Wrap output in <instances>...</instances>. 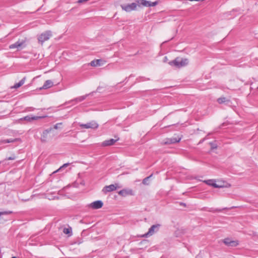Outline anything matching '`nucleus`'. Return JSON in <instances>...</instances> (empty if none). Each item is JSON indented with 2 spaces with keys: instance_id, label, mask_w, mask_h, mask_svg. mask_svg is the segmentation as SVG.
<instances>
[{
  "instance_id": "a878e982",
  "label": "nucleus",
  "mask_w": 258,
  "mask_h": 258,
  "mask_svg": "<svg viewBox=\"0 0 258 258\" xmlns=\"http://www.w3.org/2000/svg\"><path fill=\"white\" fill-rule=\"evenodd\" d=\"M61 124H62L61 122L56 123L55 125H54V128L56 129V130L58 129L59 128L58 126L59 125H61Z\"/></svg>"
},
{
  "instance_id": "f03ea898",
  "label": "nucleus",
  "mask_w": 258,
  "mask_h": 258,
  "mask_svg": "<svg viewBox=\"0 0 258 258\" xmlns=\"http://www.w3.org/2000/svg\"><path fill=\"white\" fill-rule=\"evenodd\" d=\"M160 227V224H156L152 225L149 229L148 232L144 234L143 235L144 237H148L150 236L153 235L155 233L158 231L159 228Z\"/></svg>"
},
{
  "instance_id": "4be33fe9",
  "label": "nucleus",
  "mask_w": 258,
  "mask_h": 258,
  "mask_svg": "<svg viewBox=\"0 0 258 258\" xmlns=\"http://www.w3.org/2000/svg\"><path fill=\"white\" fill-rule=\"evenodd\" d=\"M87 96V95H86L84 96H80L79 97L76 98L74 100H75L77 102H81V101H83L84 100H85Z\"/></svg>"
},
{
  "instance_id": "6ab92c4d",
  "label": "nucleus",
  "mask_w": 258,
  "mask_h": 258,
  "mask_svg": "<svg viewBox=\"0 0 258 258\" xmlns=\"http://www.w3.org/2000/svg\"><path fill=\"white\" fill-rule=\"evenodd\" d=\"M137 3L139 6L142 5L145 7H149L150 5V2L146 0H138Z\"/></svg>"
},
{
  "instance_id": "4468645a",
  "label": "nucleus",
  "mask_w": 258,
  "mask_h": 258,
  "mask_svg": "<svg viewBox=\"0 0 258 258\" xmlns=\"http://www.w3.org/2000/svg\"><path fill=\"white\" fill-rule=\"evenodd\" d=\"M118 139H111L108 140L104 141L103 142H102V145L104 147L113 145L118 140Z\"/></svg>"
},
{
  "instance_id": "5701e85b",
  "label": "nucleus",
  "mask_w": 258,
  "mask_h": 258,
  "mask_svg": "<svg viewBox=\"0 0 258 258\" xmlns=\"http://www.w3.org/2000/svg\"><path fill=\"white\" fill-rule=\"evenodd\" d=\"M152 176V174H151V175H150L149 176H148L146 178H145L143 180V181H142V183L143 184H145V185H148L149 184V183H148V181H149V179Z\"/></svg>"
},
{
  "instance_id": "f704fd0d",
  "label": "nucleus",
  "mask_w": 258,
  "mask_h": 258,
  "mask_svg": "<svg viewBox=\"0 0 258 258\" xmlns=\"http://www.w3.org/2000/svg\"><path fill=\"white\" fill-rule=\"evenodd\" d=\"M257 89H258V87H257Z\"/></svg>"
},
{
  "instance_id": "20e7f679",
  "label": "nucleus",
  "mask_w": 258,
  "mask_h": 258,
  "mask_svg": "<svg viewBox=\"0 0 258 258\" xmlns=\"http://www.w3.org/2000/svg\"><path fill=\"white\" fill-rule=\"evenodd\" d=\"M52 36V33L50 31H46L42 33L38 37V41L42 44L45 41L48 40Z\"/></svg>"
},
{
  "instance_id": "c85d7f7f",
  "label": "nucleus",
  "mask_w": 258,
  "mask_h": 258,
  "mask_svg": "<svg viewBox=\"0 0 258 258\" xmlns=\"http://www.w3.org/2000/svg\"><path fill=\"white\" fill-rule=\"evenodd\" d=\"M15 158H16L15 156V155H13V156H12V157H8V158H7V160H15Z\"/></svg>"
},
{
  "instance_id": "f8f14e48",
  "label": "nucleus",
  "mask_w": 258,
  "mask_h": 258,
  "mask_svg": "<svg viewBox=\"0 0 258 258\" xmlns=\"http://www.w3.org/2000/svg\"><path fill=\"white\" fill-rule=\"evenodd\" d=\"M117 188V184H110L109 185L105 186L102 189V191L104 194H106L108 192H111L115 190Z\"/></svg>"
},
{
  "instance_id": "39448f33",
  "label": "nucleus",
  "mask_w": 258,
  "mask_h": 258,
  "mask_svg": "<svg viewBox=\"0 0 258 258\" xmlns=\"http://www.w3.org/2000/svg\"><path fill=\"white\" fill-rule=\"evenodd\" d=\"M82 128H92L96 129L98 127V124L95 121H92L85 124H80Z\"/></svg>"
},
{
  "instance_id": "2f4dec72",
  "label": "nucleus",
  "mask_w": 258,
  "mask_h": 258,
  "mask_svg": "<svg viewBox=\"0 0 258 258\" xmlns=\"http://www.w3.org/2000/svg\"><path fill=\"white\" fill-rule=\"evenodd\" d=\"M180 205H182V206H184V207H185V206H186L185 204V203H180Z\"/></svg>"
},
{
  "instance_id": "72a5a7b5",
  "label": "nucleus",
  "mask_w": 258,
  "mask_h": 258,
  "mask_svg": "<svg viewBox=\"0 0 258 258\" xmlns=\"http://www.w3.org/2000/svg\"><path fill=\"white\" fill-rule=\"evenodd\" d=\"M12 258H17V257H15V256H13V257H12Z\"/></svg>"
},
{
  "instance_id": "bb28decb",
  "label": "nucleus",
  "mask_w": 258,
  "mask_h": 258,
  "mask_svg": "<svg viewBox=\"0 0 258 258\" xmlns=\"http://www.w3.org/2000/svg\"><path fill=\"white\" fill-rule=\"evenodd\" d=\"M157 4V2H153V3H151L150 2V5L149 7H153V6H156Z\"/></svg>"
},
{
  "instance_id": "f257e3e1",
  "label": "nucleus",
  "mask_w": 258,
  "mask_h": 258,
  "mask_svg": "<svg viewBox=\"0 0 258 258\" xmlns=\"http://www.w3.org/2000/svg\"><path fill=\"white\" fill-rule=\"evenodd\" d=\"M188 63V60L187 58H180L177 57L174 60L169 62L171 66H174L177 68H181L186 66Z\"/></svg>"
},
{
  "instance_id": "2eb2a0df",
  "label": "nucleus",
  "mask_w": 258,
  "mask_h": 258,
  "mask_svg": "<svg viewBox=\"0 0 258 258\" xmlns=\"http://www.w3.org/2000/svg\"><path fill=\"white\" fill-rule=\"evenodd\" d=\"M53 85V83L51 80H47L45 82L42 87L39 88V90L47 89L51 88Z\"/></svg>"
},
{
  "instance_id": "6e6552de",
  "label": "nucleus",
  "mask_w": 258,
  "mask_h": 258,
  "mask_svg": "<svg viewBox=\"0 0 258 258\" xmlns=\"http://www.w3.org/2000/svg\"><path fill=\"white\" fill-rule=\"evenodd\" d=\"M204 182H205L207 184L213 186L215 188H222L224 187H229L230 185L229 184L228 185H218V184L215 182V181L213 179H209L207 180H205Z\"/></svg>"
},
{
  "instance_id": "9d476101",
  "label": "nucleus",
  "mask_w": 258,
  "mask_h": 258,
  "mask_svg": "<svg viewBox=\"0 0 258 258\" xmlns=\"http://www.w3.org/2000/svg\"><path fill=\"white\" fill-rule=\"evenodd\" d=\"M52 128L50 127L43 131L41 137V140L42 142H46L49 139L48 134L52 131Z\"/></svg>"
},
{
  "instance_id": "aec40b11",
  "label": "nucleus",
  "mask_w": 258,
  "mask_h": 258,
  "mask_svg": "<svg viewBox=\"0 0 258 258\" xmlns=\"http://www.w3.org/2000/svg\"><path fill=\"white\" fill-rule=\"evenodd\" d=\"M25 80L26 78H23L19 83L15 84V85L12 88L15 89H17L19 88L24 84Z\"/></svg>"
},
{
  "instance_id": "c756f323",
  "label": "nucleus",
  "mask_w": 258,
  "mask_h": 258,
  "mask_svg": "<svg viewBox=\"0 0 258 258\" xmlns=\"http://www.w3.org/2000/svg\"><path fill=\"white\" fill-rule=\"evenodd\" d=\"M209 211H210V212H221V211H222V210L220 209H216L214 210H209Z\"/></svg>"
},
{
  "instance_id": "f3484780",
  "label": "nucleus",
  "mask_w": 258,
  "mask_h": 258,
  "mask_svg": "<svg viewBox=\"0 0 258 258\" xmlns=\"http://www.w3.org/2000/svg\"><path fill=\"white\" fill-rule=\"evenodd\" d=\"M181 140V138H172L170 139H168L167 141L165 142V144H174L176 143H178Z\"/></svg>"
},
{
  "instance_id": "dca6fc26",
  "label": "nucleus",
  "mask_w": 258,
  "mask_h": 258,
  "mask_svg": "<svg viewBox=\"0 0 258 258\" xmlns=\"http://www.w3.org/2000/svg\"><path fill=\"white\" fill-rule=\"evenodd\" d=\"M118 194L122 197H125L127 195H133V191L131 189H123L118 192Z\"/></svg>"
},
{
  "instance_id": "423d86ee",
  "label": "nucleus",
  "mask_w": 258,
  "mask_h": 258,
  "mask_svg": "<svg viewBox=\"0 0 258 258\" xmlns=\"http://www.w3.org/2000/svg\"><path fill=\"white\" fill-rule=\"evenodd\" d=\"M137 6V4L136 3H133L128 5H121V8L124 11L127 12H130L133 10H136Z\"/></svg>"
},
{
  "instance_id": "a211bd4d",
  "label": "nucleus",
  "mask_w": 258,
  "mask_h": 258,
  "mask_svg": "<svg viewBox=\"0 0 258 258\" xmlns=\"http://www.w3.org/2000/svg\"><path fill=\"white\" fill-rule=\"evenodd\" d=\"M13 212L11 211L1 212H0V223H3L5 220L2 217L3 215H7L12 214Z\"/></svg>"
},
{
  "instance_id": "7ed1b4c3",
  "label": "nucleus",
  "mask_w": 258,
  "mask_h": 258,
  "mask_svg": "<svg viewBox=\"0 0 258 258\" xmlns=\"http://www.w3.org/2000/svg\"><path fill=\"white\" fill-rule=\"evenodd\" d=\"M46 116H30L27 115L24 117L21 118L17 120V122L18 123L21 122L22 121L25 120L27 122H31L33 120H37L38 119L43 118L45 117Z\"/></svg>"
},
{
  "instance_id": "0eeeda50",
  "label": "nucleus",
  "mask_w": 258,
  "mask_h": 258,
  "mask_svg": "<svg viewBox=\"0 0 258 258\" xmlns=\"http://www.w3.org/2000/svg\"><path fill=\"white\" fill-rule=\"evenodd\" d=\"M103 203L101 201H96L92 202L88 205V207L92 209H99L102 207Z\"/></svg>"
},
{
  "instance_id": "ddd939ff",
  "label": "nucleus",
  "mask_w": 258,
  "mask_h": 258,
  "mask_svg": "<svg viewBox=\"0 0 258 258\" xmlns=\"http://www.w3.org/2000/svg\"><path fill=\"white\" fill-rule=\"evenodd\" d=\"M105 62V61L101 59H95L92 60L90 62V64L91 66L93 67H97V66H101L103 64H104Z\"/></svg>"
},
{
  "instance_id": "412c9836",
  "label": "nucleus",
  "mask_w": 258,
  "mask_h": 258,
  "mask_svg": "<svg viewBox=\"0 0 258 258\" xmlns=\"http://www.w3.org/2000/svg\"><path fill=\"white\" fill-rule=\"evenodd\" d=\"M20 140V139L19 138H16V139H6L2 141V143L5 144V143H14L17 141H18Z\"/></svg>"
},
{
  "instance_id": "1a4fd4ad",
  "label": "nucleus",
  "mask_w": 258,
  "mask_h": 258,
  "mask_svg": "<svg viewBox=\"0 0 258 258\" xmlns=\"http://www.w3.org/2000/svg\"><path fill=\"white\" fill-rule=\"evenodd\" d=\"M223 241L224 243L228 246L234 247L238 245L237 241L232 240L229 238H225Z\"/></svg>"
},
{
  "instance_id": "9b49d317",
  "label": "nucleus",
  "mask_w": 258,
  "mask_h": 258,
  "mask_svg": "<svg viewBox=\"0 0 258 258\" xmlns=\"http://www.w3.org/2000/svg\"><path fill=\"white\" fill-rule=\"evenodd\" d=\"M25 43V41L24 40H18L15 43L11 44L9 46L10 49H14V48H17L18 49H20L22 48V46Z\"/></svg>"
},
{
  "instance_id": "b1692460",
  "label": "nucleus",
  "mask_w": 258,
  "mask_h": 258,
  "mask_svg": "<svg viewBox=\"0 0 258 258\" xmlns=\"http://www.w3.org/2000/svg\"><path fill=\"white\" fill-rule=\"evenodd\" d=\"M225 101H226V98H225V97H221L217 99V102L219 104H222V103L225 102Z\"/></svg>"
},
{
  "instance_id": "cd10ccee",
  "label": "nucleus",
  "mask_w": 258,
  "mask_h": 258,
  "mask_svg": "<svg viewBox=\"0 0 258 258\" xmlns=\"http://www.w3.org/2000/svg\"><path fill=\"white\" fill-rule=\"evenodd\" d=\"M210 145H211V148L212 149H216L217 147V145L213 143H210Z\"/></svg>"
},
{
  "instance_id": "7c9ffc66",
  "label": "nucleus",
  "mask_w": 258,
  "mask_h": 258,
  "mask_svg": "<svg viewBox=\"0 0 258 258\" xmlns=\"http://www.w3.org/2000/svg\"><path fill=\"white\" fill-rule=\"evenodd\" d=\"M69 165V163H66V164H63V166L59 168V169H60L61 168L64 167H66L68 166Z\"/></svg>"
},
{
  "instance_id": "473e14b6",
  "label": "nucleus",
  "mask_w": 258,
  "mask_h": 258,
  "mask_svg": "<svg viewBox=\"0 0 258 258\" xmlns=\"http://www.w3.org/2000/svg\"><path fill=\"white\" fill-rule=\"evenodd\" d=\"M218 185H224V184H217Z\"/></svg>"
},
{
  "instance_id": "393cba45",
  "label": "nucleus",
  "mask_w": 258,
  "mask_h": 258,
  "mask_svg": "<svg viewBox=\"0 0 258 258\" xmlns=\"http://www.w3.org/2000/svg\"><path fill=\"white\" fill-rule=\"evenodd\" d=\"M71 228H64L63 232L64 234H70L71 232Z\"/></svg>"
}]
</instances>
